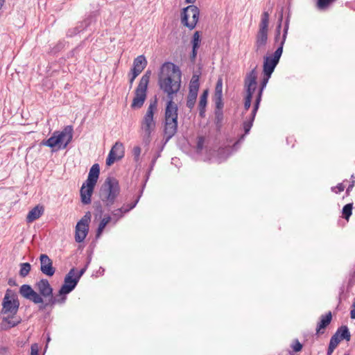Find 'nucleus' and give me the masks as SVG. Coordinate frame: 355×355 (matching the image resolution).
I'll return each mask as SVG.
<instances>
[{"label":"nucleus","mask_w":355,"mask_h":355,"mask_svg":"<svg viewBox=\"0 0 355 355\" xmlns=\"http://www.w3.org/2000/svg\"><path fill=\"white\" fill-rule=\"evenodd\" d=\"M49 341H50V338H49V337H48V338H47V343H49Z\"/></svg>","instance_id":"nucleus-58"},{"label":"nucleus","mask_w":355,"mask_h":355,"mask_svg":"<svg viewBox=\"0 0 355 355\" xmlns=\"http://www.w3.org/2000/svg\"><path fill=\"white\" fill-rule=\"evenodd\" d=\"M96 211L98 212L100 216L102 214L103 209H102V207L100 204H98L96 205Z\"/></svg>","instance_id":"nucleus-50"},{"label":"nucleus","mask_w":355,"mask_h":355,"mask_svg":"<svg viewBox=\"0 0 355 355\" xmlns=\"http://www.w3.org/2000/svg\"><path fill=\"white\" fill-rule=\"evenodd\" d=\"M331 318L332 316L331 312H329L327 314L321 316L320 321L316 328V333L318 334L321 333L322 329L327 327V326L331 322Z\"/></svg>","instance_id":"nucleus-28"},{"label":"nucleus","mask_w":355,"mask_h":355,"mask_svg":"<svg viewBox=\"0 0 355 355\" xmlns=\"http://www.w3.org/2000/svg\"><path fill=\"white\" fill-rule=\"evenodd\" d=\"M151 76L150 71H146L140 79L139 83L135 89V97L132 100L131 107L134 109L141 107L146 98V92Z\"/></svg>","instance_id":"nucleus-6"},{"label":"nucleus","mask_w":355,"mask_h":355,"mask_svg":"<svg viewBox=\"0 0 355 355\" xmlns=\"http://www.w3.org/2000/svg\"><path fill=\"white\" fill-rule=\"evenodd\" d=\"M173 98H168L165 110V120H178V106Z\"/></svg>","instance_id":"nucleus-20"},{"label":"nucleus","mask_w":355,"mask_h":355,"mask_svg":"<svg viewBox=\"0 0 355 355\" xmlns=\"http://www.w3.org/2000/svg\"><path fill=\"white\" fill-rule=\"evenodd\" d=\"M207 96H208V90H205L200 97L199 109H200V114L201 116H202L203 113L205 112V108L207 105Z\"/></svg>","instance_id":"nucleus-33"},{"label":"nucleus","mask_w":355,"mask_h":355,"mask_svg":"<svg viewBox=\"0 0 355 355\" xmlns=\"http://www.w3.org/2000/svg\"><path fill=\"white\" fill-rule=\"evenodd\" d=\"M201 44V38L200 35V33L198 31H196L192 37L191 44H192V53L191 55V59L192 60H195L197 53L198 49H199Z\"/></svg>","instance_id":"nucleus-25"},{"label":"nucleus","mask_w":355,"mask_h":355,"mask_svg":"<svg viewBox=\"0 0 355 355\" xmlns=\"http://www.w3.org/2000/svg\"><path fill=\"white\" fill-rule=\"evenodd\" d=\"M73 138V127L65 126L61 131H55L48 139L42 142V144L50 148H56L62 150L67 147Z\"/></svg>","instance_id":"nucleus-2"},{"label":"nucleus","mask_w":355,"mask_h":355,"mask_svg":"<svg viewBox=\"0 0 355 355\" xmlns=\"http://www.w3.org/2000/svg\"><path fill=\"white\" fill-rule=\"evenodd\" d=\"M284 46L279 44L276 51L263 58V73L271 76L283 53Z\"/></svg>","instance_id":"nucleus-9"},{"label":"nucleus","mask_w":355,"mask_h":355,"mask_svg":"<svg viewBox=\"0 0 355 355\" xmlns=\"http://www.w3.org/2000/svg\"><path fill=\"white\" fill-rule=\"evenodd\" d=\"M78 282L76 277V269L73 268L66 275L64 284L59 290L58 294L51 300V304H63L67 300V295L76 288Z\"/></svg>","instance_id":"nucleus-5"},{"label":"nucleus","mask_w":355,"mask_h":355,"mask_svg":"<svg viewBox=\"0 0 355 355\" xmlns=\"http://www.w3.org/2000/svg\"><path fill=\"white\" fill-rule=\"evenodd\" d=\"M21 322V318L16 315H3L1 327L2 329H8Z\"/></svg>","instance_id":"nucleus-21"},{"label":"nucleus","mask_w":355,"mask_h":355,"mask_svg":"<svg viewBox=\"0 0 355 355\" xmlns=\"http://www.w3.org/2000/svg\"><path fill=\"white\" fill-rule=\"evenodd\" d=\"M352 207H353V204L349 203V204L345 205L343 208L342 212H343V217L347 220H349V218L352 215Z\"/></svg>","instance_id":"nucleus-37"},{"label":"nucleus","mask_w":355,"mask_h":355,"mask_svg":"<svg viewBox=\"0 0 355 355\" xmlns=\"http://www.w3.org/2000/svg\"><path fill=\"white\" fill-rule=\"evenodd\" d=\"M352 306L355 307V298H354V300Z\"/></svg>","instance_id":"nucleus-57"},{"label":"nucleus","mask_w":355,"mask_h":355,"mask_svg":"<svg viewBox=\"0 0 355 355\" xmlns=\"http://www.w3.org/2000/svg\"><path fill=\"white\" fill-rule=\"evenodd\" d=\"M5 2V0H0V10L1 9L2 6H3Z\"/></svg>","instance_id":"nucleus-53"},{"label":"nucleus","mask_w":355,"mask_h":355,"mask_svg":"<svg viewBox=\"0 0 355 355\" xmlns=\"http://www.w3.org/2000/svg\"><path fill=\"white\" fill-rule=\"evenodd\" d=\"M282 19H283V15L282 14L279 19L278 24L276 28V33H275V42L278 44V46H279L280 40L282 37V35L281 36V28H282Z\"/></svg>","instance_id":"nucleus-35"},{"label":"nucleus","mask_w":355,"mask_h":355,"mask_svg":"<svg viewBox=\"0 0 355 355\" xmlns=\"http://www.w3.org/2000/svg\"><path fill=\"white\" fill-rule=\"evenodd\" d=\"M214 100L216 107L218 110H221L223 106V81L219 78L216 83L214 92Z\"/></svg>","instance_id":"nucleus-22"},{"label":"nucleus","mask_w":355,"mask_h":355,"mask_svg":"<svg viewBox=\"0 0 355 355\" xmlns=\"http://www.w3.org/2000/svg\"><path fill=\"white\" fill-rule=\"evenodd\" d=\"M95 184L84 182L80 188L81 202L84 205H88L91 202V197L94 191Z\"/></svg>","instance_id":"nucleus-18"},{"label":"nucleus","mask_w":355,"mask_h":355,"mask_svg":"<svg viewBox=\"0 0 355 355\" xmlns=\"http://www.w3.org/2000/svg\"><path fill=\"white\" fill-rule=\"evenodd\" d=\"M263 75H264V77L261 81L260 88H259L258 93L257 94V96H256V100H255V103H254V112H257V110L259 109V104L261 101L263 91L264 88L266 87L268 80L271 76H268L267 73H263Z\"/></svg>","instance_id":"nucleus-23"},{"label":"nucleus","mask_w":355,"mask_h":355,"mask_svg":"<svg viewBox=\"0 0 355 355\" xmlns=\"http://www.w3.org/2000/svg\"><path fill=\"white\" fill-rule=\"evenodd\" d=\"M147 65V60L144 55L137 56L133 61V67L132 71H136L139 74L145 69Z\"/></svg>","instance_id":"nucleus-26"},{"label":"nucleus","mask_w":355,"mask_h":355,"mask_svg":"<svg viewBox=\"0 0 355 355\" xmlns=\"http://www.w3.org/2000/svg\"><path fill=\"white\" fill-rule=\"evenodd\" d=\"M19 293L24 298L32 301L35 304L43 303V298L40 295L28 284L22 285L19 288Z\"/></svg>","instance_id":"nucleus-16"},{"label":"nucleus","mask_w":355,"mask_h":355,"mask_svg":"<svg viewBox=\"0 0 355 355\" xmlns=\"http://www.w3.org/2000/svg\"><path fill=\"white\" fill-rule=\"evenodd\" d=\"M35 288L39 292L38 294H40L42 298H48L46 306H53L55 304H51V300L55 298V297L53 296V288L47 279H42L37 282L35 284Z\"/></svg>","instance_id":"nucleus-13"},{"label":"nucleus","mask_w":355,"mask_h":355,"mask_svg":"<svg viewBox=\"0 0 355 355\" xmlns=\"http://www.w3.org/2000/svg\"><path fill=\"white\" fill-rule=\"evenodd\" d=\"M232 152V148L231 147H225L219 149L218 152V156L216 158V161L218 163H220L223 161H225L231 154Z\"/></svg>","instance_id":"nucleus-30"},{"label":"nucleus","mask_w":355,"mask_h":355,"mask_svg":"<svg viewBox=\"0 0 355 355\" xmlns=\"http://www.w3.org/2000/svg\"><path fill=\"white\" fill-rule=\"evenodd\" d=\"M199 80L200 76L198 74H193L189 83V91L187 96V106L190 109L193 107L196 101L200 87Z\"/></svg>","instance_id":"nucleus-12"},{"label":"nucleus","mask_w":355,"mask_h":355,"mask_svg":"<svg viewBox=\"0 0 355 355\" xmlns=\"http://www.w3.org/2000/svg\"><path fill=\"white\" fill-rule=\"evenodd\" d=\"M139 198H138L134 202L131 203L130 205L129 206V209H125V206H122L121 208L118 209L121 210V214H122L123 216L126 213L129 212L131 209H132L133 208H135L136 207L137 204L139 202Z\"/></svg>","instance_id":"nucleus-41"},{"label":"nucleus","mask_w":355,"mask_h":355,"mask_svg":"<svg viewBox=\"0 0 355 355\" xmlns=\"http://www.w3.org/2000/svg\"><path fill=\"white\" fill-rule=\"evenodd\" d=\"M31 269V266L29 263H22L20 264L19 275L22 277H26Z\"/></svg>","instance_id":"nucleus-36"},{"label":"nucleus","mask_w":355,"mask_h":355,"mask_svg":"<svg viewBox=\"0 0 355 355\" xmlns=\"http://www.w3.org/2000/svg\"><path fill=\"white\" fill-rule=\"evenodd\" d=\"M120 193L119 182L116 179L108 177L100 190V198L106 207H111Z\"/></svg>","instance_id":"nucleus-3"},{"label":"nucleus","mask_w":355,"mask_h":355,"mask_svg":"<svg viewBox=\"0 0 355 355\" xmlns=\"http://www.w3.org/2000/svg\"><path fill=\"white\" fill-rule=\"evenodd\" d=\"M257 71L255 68L247 73L244 80V87L247 95L253 96L257 87Z\"/></svg>","instance_id":"nucleus-15"},{"label":"nucleus","mask_w":355,"mask_h":355,"mask_svg":"<svg viewBox=\"0 0 355 355\" xmlns=\"http://www.w3.org/2000/svg\"><path fill=\"white\" fill-rule=\"evenodd\" d=\"M112 221V217L110 216V215H105L101 220L99 225H98V227L97 228V230H96V237L97 239H98L104 229L105 228L106 225L110 223Z\"/></svg>","instance_id":"nucleus-29"},{"label":"nucleus","mask_w":355,"mask_h":355,"mask_svg":"<svg viewBox=\"0 0 355 355\" xmlns=\"http://www.w3.org/2000/svg\"><path fill=\"white\" fill-rule=\"evenodd\" d=\"M256 114H257V112H254V107L250 119L244 121V123H243V129L245 131V135L248 134V132H250V130L252 126V123H253Z\"/></svg>","instance_id":"nucleus-34"},{"label":"nucleus","mask_w":355,"mask_h":355,"mask_svg":"<svg viewBox=\"0 0 355 355\" xmlns=\"http://www.w3.org/2000/svg\"><path fill=\"white\" fill-rule=\"evenodd\" d=\"M125 154V148L120 141H116L112 147L106 159V164L111 166L114 162L121 159Z\"/></svg>","instance_id":"nucleus-14"},{"label":"nucleus","mask_w":355,"mask_h":355,"mask_svg":"<svg viewBox=\"0 0 355 355\" xmlns=\"http://www.w3.org/2000/svg\"><path fill=\"white\" fill-rule=\"evenodd\" d=\"M350 317L352 319H355V307L352 306V310L350 311Z\"/></svg>","instance_id":"nucleus-51"},{"label":"nucleus","mask_w":355,"mask_h":355,"mask_svg":"<svg viewBox=\"0 0 355 355\" xmlns=\"http://www.w3.org/2000/svg\"><path fill=\"white\" fill-rule=\"evenodd\" d=\"M268 25L269 14L268 12H263L259 26V31L256 35L254 48L257 52L262 50L267 44Z\"/></svg>","instance_id":"nucleus-7"},{"label":"nucleus","mask_w":355,"mask_h":355,"mask_svg":"<svg viewBox=\"0 0 355 355\" xmlns=\"http://www.w3.org/2000/svg\"><path fill=\"white\" fill-rule=\"evenodd\" d=\"M204 143H205L204 137H198V142H197V150L198 152H200V150H202Z\"/></svg>","instance_id":"nucleus-44"},{"label":"nucleus","mask_w":355,"mask_h":355,"mask_svg":"<svg viewBox=\"0 0 355 355\" xmlns=\"http://www.w3.org/2000/svg\"><path fill=\"white\" fill-rule=\"evenodd\" d=\"M19 306L17 295L10 289L6 292L2 302V315H16Z\"/></svg>","instance_id":"nucleus-8"},{"label":"nucleus","mask_w":355,"mask_h":355,"mask_svg":"<svg viewBox=\"0 0 355 355\" xmlns=\"http://www.w3.org/2000/svg\"><path fill=\"white\" fill-rule=\"evenodd\" d=\"M141 148L139 146H135L132 149V154L135 161H138L141 154Z\"/></svg>","instance_id":"nucleus-42"},{"label":"nucleus","mask_w":355,"mask_h":355,"mask_svg":"<svg viewBox=\"0 0 355 355\" xmlns=\"http://www.w3.org/2000/svg\"><path fill=\"white\" fill-rule=\"evenodd\" d=\"M91 213L87 211L77 223L76 226L75 240L78 243L83 242L89 232V225L91 220Z\"/></svg>","instance_id":"nucleus-11"},{"label":"nucleus","mask_w":355,"mask_h":355,"mask_svg":"<svg viewBox=\"0 0 355 355\" xmlns=\"http://www.w3.org/2000/svg\"><path fill=\"white\" fill-rule=\"evenodd\" d=\"M302 344L300 342H298L297 340L293 345V349L296 352H300L302 349Z\"/></svg>","instance_id":"nucleus-48"},{"label":"nucleus","mask_w":355,"mask_h":355,"mask_svg":"<svg viewBox=\"0 0 355 355\" xmlns=\"http://www.w3.org/2000/svg\"><path fill=\"white\" fill-rule=\"evenodd\" d=\"M44 212V207L41 205H37L33 208L27 214L26 222L32 223L38 219Z\"/></svg>","instance_id":"nucleus-24"},{"label":"nucleus","mask_w":355,"mask_h":355,"mask_svg":"<svg viewBox=\"0 0 355 355\" xmlns=\"http://www.w3.org/2000/svg\"><path fill=\"white\" fill-rule=\"evenodd\" d=\"M353 186H354V184L352 183V184H350V185L348 187V188L347 189V193H349V191L352 189Z\"/></svg>","instance_id":"nucleus-52"},{"label":"nucleus","mask_w":355,"mask_h":355,"mask_svg":"<svg viewBox=\"0 0 355 355\" xmlns=\"http://www.w3.org/2000/svg\"><path fill=\"white\" fill-rule=\"evenodd\" d=\"M340 342V339L338 338V334H334L330 339L328 349H327V354L331 355L334 350L336 348V347L338 345V344Z\"/></svg>","instance_id":"nucleus-32"},{"label":"nucleus","mask_w":355,"mask_h":355,"mask_svg":"<svg viewBox=\"0 0 355 355\" xmlns=\"http://www.w3.org/2000/svg\"><path fill=\"white\" fill-rule=\"evenodd\" d=\"M288 27H289V18L288 17L286 20V22H285V26H284V33H283V35H282V37L281 38V40H280V44L281 45L284 46V44H285V42H286V37H287V34H288Z\"/></svg>","instance_id":"nucleus-38"},{"label":"nucleus","mask_w":355,"mask_h":355,"mask_svg":"<svg viewBox=\"0 0 355 355\" xmlns=\"http://www.w3.org/2000/svg\"><path fill=\"white\" fill-rule=\"evenodd\" d=\"M199 14V10L196 6L193 5L187 6L182 12V24L191 30L193 29L198 21Z\"/></svg>","instance_id":"nucleus-10"},{"label":"nucleus","mask_w":355,"mask_h":355,"mask_svg":"<svg viewBox=\"0 0 355 355\" xmlns=\"http://www.w3.org/2000/svg\"><path fill=\"white\" fill-rule=\"evenodd\" d=\"M344 355H349L348 354H345Z\"/></svg>","instance_id":"nucleus-59"},{"label":"nucleus","mask_w":355,"mask_h":355,"mask_svg":"<svg viewBox=\"0 0 355 355\" xmlns=\"http://www.w3.org/2000/svg\"><path fill=\"white\" fill-rule=\"evenodd\" d=\"M40 261L41 272L48 277H52L55 272V268L53 266L52 260L48 255L42 254L40 256Z\"/></svg>","instance_id":"nucleus-17"},{"label":"nucleus","mask_w":355,"mask_h":355,"mask_svg":"<svg viewBox=\"0 0 355 355\" xmlns=\"http://www.w3.org/2000/svg\"><path fill=\"white\" fill-rule=\"evenodd\" d=\"M252 95H247L245 98V103H244V107L246 110H248L251 105V101H252Z\"/></svg>","instance_id":"nucleus-43"},{"label":"nucleus","mask_w":355,"mask_h":355,"mask_svg":"<svg viewBox=\"0 0 355 355\" xmlns=\"http://www.w3.org/2000/svg\"><path fill=\"white\" fill-rule=\"evenodd\" d=\"M245 135H242L238 142L242 141L244 139Z\"/></svg>","instance_id":"nucleus-54"},{"label":"nucleus","mask_w":355,"mask_h":355,"mask_svg":"<svg viewBox=\"0 0 355 355\" xmlns=\"http://www.w3.org/2000/svg\"><path fill=\"white\" fill-rule=\"evenodd\" d=\"M139 75V73L136 72V71H130V85H132L134 80H135V78Z\"/></svg>","instance_id":"nucleus-47"},{"label":"nucleus","mask_w":355,"mask_h":355,"mask_svg":"<svg viewBox=\"0 0 355 355\" xmlns=\"http://www.w3.org/2000/svg\"><path fill=\"white\" fill-rule=\"evenodd\" d=\"M181 71L178 67L171 62H165L160 68L158 84L162 91L168 98H173V94L178 92L181 86Z\"/></svg>","instance_id":"nucleus-1"},{"label":"nucleus","mask_w":355,"mask_h":355,"mask_svg":"<svg viewBox=\"0 0 355 355\" xmlns=\"http://www.w3.org/2000/svg\"><path fill=\"white\" fill-rule=\"evenodd\" d=\"M345 187L342 183H339L336 187H331V191L335 193H340L344 191Z\"/></svg>","instance_id":"nucleus-45"},{"label":"nucleus","mask_w":355,"mask_h":355,"mask_svg":"<svg viewBox=\"0 0 355 355\" xmlns=\"http://www.w3.org/2000/svg\"><path fill=\"white\" fill-rule=\"evenodd\" d=\"M87 268L85 267L84 268H82L80 271H77L76 270V277L79 280L81 277V276L85 273L86 271Z\"/></svg>","instance_id":"nucleus-49"},{"label":"nucleus","mask_w":355,"mask_h":355,"mask_svg":"<svg viewBox=\"0 0 355 355\" xmlns=\"http://www.w3.org/2000/svg\"><path fill=\"white\" fill-rule=\"evenodd\" d=\"M130 205V204H128V205H124L123 206H125V209H129V206Z\"/></svg>","instance_id":"nucleus-56"},{"label":"nucleus","mask_w":355,"mask_h":355,"mask_svg":"<svg viewBox=\"0 0 355 355\" xmlns=\"http://www.w3.org/2000/svg\"><path fill=\"white\" fill-rule=\"evenodd\" d=\"M99 173H100V168H99L98 164H94L89 170L87 179L85 182L96 185L97 180L98 179V177H99Z\"/></svg>","instance_id":"nucleus-27"},{"label":"nucleus","mask_w":355,"mask_h":355,"mask_svg":"<svg viewBox=\"0 0 355 355\" xmlns=\"http://www.w3.org/2000/svg\"><path fill=\"white\" fill-rule=\"evenodd\" d=\"M196 0H186L187 3H193Z\"/></svg>","instance_id":"nucleus-55"},{"label":"nucleus","mask_w":355,"mask_h":355,"mask_svg":"<svg viewBox=\"0 0 355 355\" xmlns=\"http://www.w3.org/2000/svg\"><path fill=\"white\" fill-rule=\"evenodd\" d=\"M335 334H338V338L349 341L351 338L349 331L347 326H343L337 330Z\"/></svg>","instance_id":"nucleus-31"},{"label":"nucleus","mask_w":355,"mask_h":355,"mask_svg":"<svg viewBox=\"0 0 355 355\" xmlns=\"http://www.w3.org/2000/svg\"><path fill=\"white\" fill-rule=\"evenodd\" d=\"M157 109V102L155 99L151 101L148 107L147 111L141 121V130L144 138L150 141L151 135L156 128V122L154 119V114Z\"/></svg>","instance_id":"nucleus-4"},{"label":"nucleus","mask_w":355,"mask_h":355,"mask_svg":"<svg viewBox=\"0 0 355 355\" xmlns=\"http://www.w3.org/2000/svg\"><path fill=\"white\" fill-rule=\"evenodd\" d=\"M112 221L113 222L114 224H116L119 220H120L121 218H122L123 216L121 214V209H114L112 212Z\"/></svg>","instance_id":"nucleus-39"},{"label":"nucleus","mask_w":355,"mask_h":355,"mask_svg":"<svg viewBox=\"0 0 355 355\" xmlns=\"http://www.w3.org/2000/svg\"><path fill=\"white\" fill-rule=\"evenodd\" d=\"M39 347L37 343H34L31 347V355H38Z\"/></svg>","instance_id":"nucleus-46"},{"label":"nucleus","mask_w":355,"mask_h":355,"mask_svg":"<svg viewBox=\"0 0 355 355\" xmlns=\"http://www.w3.org/2000/svg\"><path fill=\"white\" fill-rule=\"evenodd\" d=\"M334 0H318L317 6L320 10L326 9Z\"/></svg>","instance_id":"nucleus-40"},{"label":"nucleus","mask_w":355,"mask_h":355,"mask_svg":"<svg viewBox=\"0 0 355 355\" xmlns=\"http://www.w3.org/2000/svg\"><path fill=\"white\" fill-rule=\"evenodd\" d=\"M178 130V120H165L164 133L166 137L165 143L171 139Z\"/></svg>","instance_id":"nucleus-19"}]
</instances>
